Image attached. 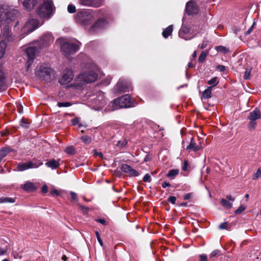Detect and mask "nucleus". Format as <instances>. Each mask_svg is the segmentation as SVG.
<instances>
[{
  "mask_svg": "<svg viewBox=\"0 0 261 261\" xmlns=\"http://www.w3.org/2000/svg\"><path fill=\"white\" fill-rule=\"evenodd\" d=\"M221 203L224 207H226L227 208L230 209L232 207V203L227 199L223 198L221 200Z\"/></svg>",
  "mask_w": 261,
  "mask_h": 261,
  "instance_id": "c85d7f7f",
  "label": "nucleus"
},
{
  "mask_svg": "<svg viewBox=\"0 0 261 261\" xmlns=\"http://www.w3.org/2000/svg\"><path fill=\"white\" fill-rule=\"evenodd\" d=\"M78 205H79V207L83 211V212H86V213L88 212V211H89L88 207L83 206L81 204H79Z\"/></svg>",
  "mask_w": 261,
  "mask_h": 261,
  "instance_id": "0e129e2a",
  "label": "nucleus"
},
{
  "mask_svg": "<svg viewBox=\"0 0 261 261\" xmlns=\"http://www.w3.org/2000/svg\"><path fill=\"white\" fill-rule=\"evenodd\" d=\"M6 47V42L3 40H0V59L4 56Z\"/></svg>",
  "mask_w": 261,
  "mask_h": 261,
  "instance_id": "393cba45",
  "label": "nucleus"
},
{
  "mask_svg": "<svg viewBox=\"0 0 261 261\" xmlns=\"http://www.w3.org/2000/svg\"><path fill=\"white\" fill-rule=\"evenodd\" d=\"M47 191H48V187L46 185H43L41 188V192L43 193H46L47 192Z\"/></svg>",
  "mask_w": 261,
  "mask_h": 261,
  "instance_id": "680f3d73",
  "label": "nucleus"
},
{
  "mask_svg": "<svg viewBox=\"0 0 261 261\" xmlns=\"http://www.w3.org/2000/svg\"><path fill=\"white\" fill-rule=\"evenodd\" d=\"M16 108L18 112L21 114L23 112V107L20 103H16Z\"/></svg>",
  "mask_w": 261,
  "mask_h": 261,
  "instance_id": "8fccbe9b",
  "label": "nucleus"
},
{
  "mask_svg": "<svg viewBox=\"0 0 261 261\" xmlns=\"http://www.w3.org/2000/svg\"><path fill=\"white\" fill-rule=\"evenodd\" d=\"M74 76L73 72L72 70L69 69H66L62 77L59 81L61 85H65L70 83L73 79Z\"/></svg>",
  "mask_w": 261,
  "mask_h": 261,
  "instance_id": "4468645a",
  "label": "nucleus"
},
{
  "mask_svg": "<svg viewBox=\"0 0 261 261\" xmlns=\"http://www.w3.org/2000/svg\"><path fill=\"white\" fill-rule=\"evenodd\" d=\"M151 176L148 173L144 175V176L143 177V181H144V182H150L151 181Z\"/></svg>",
  "mask_w": 261,
  "mask_h": 261,
  "instance_id": "a18cd8bd",
  "label": "nucleus"
},
{
  "mask_svg": "<svg viewBox=\"0 0 261 261\" xmlns=\"http://www.w3.org/2000/svg\"><path fill=\"white\" fill-rule=\"evenodd\" d=\"M95 221L97 222H98L103 225H107L108 224L107 222L106 221L105 219H96Z\"/></svg>",
  "mask_w": 261,
  "mask_h": 261,
  "instance_id": "864d4df0",
  "label": "nucleus"
},
{
  "mask_svg": "<svg viewBox=\"0 0 261 261\" xmlns=\"http://www.w3.org/2000/svg\"><path fill=\"white\" fill-rule=\"evenodd\" d=\"M30 122L26 119H22L20 121V125L24 128H28L29 127Z\"/></svg>",
  "mask_w": 261,
  "mask_h": 261,
  "instance_id": "c9c22d12",
  "label": "nucleus"
},
{
  "mask_svg": "<svg viewBox=\"0 0 261 261\" xmlns=\"http://www.w3.org/2000/svg\"><path fill=\"white\" fill-rule=\"evenodd\" d=\"M35 74L40 80L48 82L53 74V70L48 66L42 65L36 67Z\"/></svg>",
  "mask_w": 261,
  "mask_h": 261,
  "instance_id": "7ed1b4c3",
  "label": "nucleus"
},
{
  "mask_svg": "<svg viewBox=\"0 0 261 261\" xmlns=\"http://www.w3.org/2000/svg\"><path fill=\"white\" fill-rule=\"evenodd\" d=\"M77 23L83 26L88 25L93 20V15L86 11L79 12L75 15Z\"/></svg>",
  "mask_w": 261,
  "mask_h": 261,
  "instance_id": "39448f33",
  "label": "nucleus"
},
{
  "mask_svg": "<svg viewBox=\"0 0 261 261\" xmlns=\"http://www.w3.org/2000/svg\"><path fill=\"white\" fill-rule=\"evenodd\" d=\"M192 197V193H187L184 195V200H188L190 199Z\"/></svg>",
  "mask_w": 261,
  "mask_h": 261,
  "instance_id": "69168bd1",
  "label": "nucleus"
},
{
  "mask_svg": "<svg viewBox=\"0 0 261 261\" xmlns=\"http://www.w3.org/2000/svg\"><path fill=\"white\" fill-rule=\"evenodd\" d=\"M220 253V251L219 250H214L210 254V258H212L215 256H216Z\"/></svg>",
  "mask_w": 261,
  "mask_h": 261,
  "instance_id": "09e8293b",
  "label": "nucleus"
},
{
  "mask_svg": "<svg viewBox=\"0 0 261 261\" xmlns=\"http://www.w3.org/2000/svg\"><path fill=\"white\" fill-rule=\"evenodd\" d=\"M70 195H71V197L72 200H73L74 201H76L77 200V195H76V193H75L73 192H70Z\"/></svg>",
  "mask_w": 261,
  "mask_h": 261,
  "instance_id": "4d7b16f0",
  "label": "nucleus"
},
{
  "mask_svg": "<svg viewBox=\"0 0 261 261\" xmlns=\"http://www.w3.org/2000/svg\"><path fill=\"white\" fill-rule=\"evenodd\" d=\"M207 55V53L203 51L200 55L198 58V61L200 63H202L206 59Z\"/></svg>",
  "mask_w": 261,
  "mask_h": 261,
  "instance_id": "f704fd0d",
  "label": "nucleus"
},
{
  "mask_svg": "<svg viewBox=\"0 0 261 261\" xmlns=\"http://www.w3.org/2000/svg\"><path fill=\"white\" fill-rule=\"evenodd\" d=\"M7 246H6L5 248H0V255H3L6 254L7 251Z\"/></svg>",
  "mask_w": 261,
  "mask_h": 261,
  "instance_id": "052dcab7",
  "label": "nucleus"
},
{
  "mask_svg": "<svg viewBox=\"0 0 261 261\" xmlns=\"http://www.w3.org/2000/svg\"><path fill=\"white\" fill-rule=\"evenodd\" d=\"M179 172V170L177 169H172L170 170L168 173L167 174L166 176L168 178H170L173 179L174 178L175 176H176Z\"/></svg>",
  "mask_w": 261,
  "mask_h": 261,
  "instance_id": "cd10ccee",
  "label": "nucleus"
},
{
  "mask_svg": "<svg viewBox=\"0 0 261 261\" xmlns=\"http://www.w3.org/2000/svg\"><path fill=\"white\" fill-rule=\"evenodd\" d=\"M95 234L97 239L98 242H99V244L101 246H103V243L102 239L100 238L99 233L97 231H95Z\"/></svg>",
  "mask_w": 261,
  "mask_h": 261,
  "instance_id": "37998d69",
  "label": "nucleus"
},
{
  "mask_svg": "<svg viewBox=\"0 0 261 261\" xmlns=\"http://www.w3.org/2000/svg\"><path fill=\"white\" fill-rule=\"evenodd\" d=\"M43 163L39 161H29L27 162L19 163L17 165L15 171H23L25 170L31 168H37L42 165Z\"/></svg>",
  "mask_w": 261,
  "mask_h": 261,
  "instance_id": "6e6552de",
  "label": "nucleus"
},
{
  "mask_svg": "<svg viewBox=\"0 0 261 261\" xmlns=\"http://www.w3.org/2000/svg\"><path fill=\"white\" fill-rule=\"evenodd\" d=\"M199 11L198 6L194 1L191 0L187 3L186 12L188 15L197 14Z\"/></svg>",
  "mask_w": 261,
  "mask_h": 261,
  "instance_id": "ddd939ff",
  "label": "nucleus"
},
{
  "mask_svg": "<svg viewBox=\"0 0 261 261\" xmlns=\"http://www.w3.org/2000/svg\"><path fill=\"white\" fill-rule=\"evenodd\" d=\"M256 125L257 123L255 121L249 120V122L248 124V128L249 130H254L255 128Z\"/></svg>",
  "mask_w": 261,
  "mask_h": 261,
  "instance_id": "72a5a7b5",
  "label": "nucleus"
},
{
  "mask_svg": "<svg viewBox=\"0 0 261 261\" xmlns=\"http://www.w3.org/2000/svg\"><path fill=\"white\" fill-rule=\"evenodd\" d=\"M104 0H92V7L98 8L103 5Z\"/></svg>",
  "mask_w": 261,
  "mask_h": 261,
  "instance_id": "c756f323",
  "label": "nucleus"
},
{
  "mask_svg": "<svg viewBox=\"0 0 261 261\" xmlns=\"http://www.w3.org/2000/svg\"><path fill=\"white\" fill-rule=\"evenodd\" d=\"M40 0H24L23 6L28 11L32 10Z\"/></svg>",
  "mask_w": 261,
  "mask_h": 261,
  "instance_id": "6ab92c4d",
  "label": "nucleus"
},
{
  "mask_svg": "<svg viewBox=\"0 0 261 261\" xmlns=\"http://www.w3.org/2000/svg\"><path fill=\"white\" fill-rule=\"evenodd\" d=\"M12 149L9 147H5L1 149L0 151V154L5 155V157L9 153L12 151Z\"/></svg>",
  "mask_w": 261,
  "mask_h": 261,
  "instance_id": "473e14b6",
  "label": "nucleus"
},
{
  "mask_svg": "<svg viewBox=\"0 0 261 261\" xmlns=\"http://www.w3.org/2000/svg\"><path fill=\"white\" fill-rule=\"evenodd\" d=\"M18 15V11L8 8L6 5L0 7V26L4 30L9 29V24L14 21Z\"/></svg>",
  "mask_w": 261,
  "mask_h": 261,
  "instance_id": "f257e3e1",
  "label": "nucleus"
},
{
  "mask_svg": "<svg viewBox=\"0 0 261 261\" xmlns=\"http://www.w3.org/2000/svg\"><path fill=\"white\" fill-rule=\"evenodd\" d=\"M108 22L106 19H98L90 28V32H96L105 29L108 25Z\"/></svg>",
  "mask_w": 261,
  "mask_h": 261,
  "instance_id": "f8f14e48",
  "label": "nucleus"
},
{
  "mask_svg": "<svg viewBox=\"0 0 261 261\" xmlns=\"http://www.w3.org/2000/svg\"><path fill=\"white\" fill-rule=\"evenodd\" d=\"M121 170L124 173L127 174L128 176H138L139 175V172L133 169L130 166L127 164H123L121 165Z\"/></svg>",
  "mask_w": 261,
  "mask_h": 261,
  "instance_id": "2eb2a0df",
  "label": "nucleus"
},
{
  "mask_svg": "<svg viewBox=\"0 0 261 261\" xmlns=\"http://www.w3.org/2000/svg\"><path fill=\"white\" fill-rule=\"evenodd\" d=\"M201 149L200 146L197 145L194 141V138H191L190 144L187 146L186 149L188 150H193L195 152L199 151Z\"/></svg>",
  "mask_w": 261,
  "mask_h": 261,
  "instance_id": "412c9836",
  "label": "nucleus"
},
{
  "mask_svg": "<svg viewBox=\"0 0 261 261\" xmlns=\"http://www.w3.org/2000/svg\"><path fill=\"white\" fill-rule=\"evenodd\" d=\"M245 208L244 206L241 205L238 209H237L234 213L237 215L240 214L242 212H243L245 210Z\"/></svg>",
  "mask_w": 261,
  "mask_h": 261,
  "instance_id": "49530a36",
  "label": "nucleus"
},
{
  "mask_svg": "<svg viewBox=\"0 0 261 261\" xmlns=\"http://www.w3.org/2000/svg\"><path fill=\"white\" fill-rule=\"evenodd\" d=\"M6 88L5 76L3 71L0 69V92L6 90Z\"/></svg>",
  "mask_w": 261,
  "mask_h": 261,
  "instance_id": "5701e85b",
  "label": "nucleus"
},
{
  "mask_svg": "<svg viewBox=\"0 0 261 261\" xmlns=\"http://www.w3.org/2000/svg\"><path fill=\"white\" fill-rule=\"evenodd\" d=\"M67 10L69 13H73L76 11V8L74 5L72 4H69L68 6Z\"/></svg>",
  "mask_w": 261,
  "mask_h": 261,
  "instance_id": "ea45409f",
  "label": "nucleus"
},
{
  "mask_svg": "<svg viewBox=\"0 0 261 261\" xmlns=\"http://www.w3.org/2000/svg\"><path fill=\"white\" fill-rule=\"evenodd\" d=\"M54 41V37L50 34L44 35L41 38V43L42 47H47L51 44Z\"/></svg>",
  "mask_w": 261,
  "mask_h": 261,
  "instance_id": "f3484780",
  "label": "nucleus"
},
{
  "mask_svg": "<svg viewBox=\"0 0 261 261\" xmlns=\"http://www.w3.org/2000/svg\"><path fill=\"white\" fill-rule=\"evenodd\" d=\"M259 177H261V169L259 168L256 173L253 175V179H256Z\"/></svg>",
  "mask_w": 261,
  "mask_h": 261,
  "instance_id": "de8ad7c7",
  "label": "nucleus"
},
{
  "mask_svg": "<svg viewBox=\"0 0 261 261\" xmlns=\"http://www.w3.org/2000/svg\"><path fill=\"white\" fill-rule=\"evenodd\" d=\"M207 44L208 41L207 40H203L202 43L198 46V47L200 49H203L207 46Z\"/></svg>",
  "mask_w": 261,
  "mask_h": 261,
  "instance_id": "c03bdc74",
  "label": "nucleus"
},
{
  "mask_svg": "<svg viewBox=\"0 0 261 261\" xmlns=\"http://www.w3.org/2000/svg\"><path fill=\"white\" fill-rule=\"evenodd\" d=\"M37 49L35 46H29L25 49V55L28 58V61L26 63V68L28 71L32 64L35 58Z\"/></svg>",
  "mask_w": 261,
  "mask_h": 261,
  "instance_id": "9b49d317",
  "label": "nucleus"
},
{
  "mask_svg": "<svg viewBox=\"0 0 261 261\" xmlns=\"http://www.w3.org/2000/svg\"><path fill=\"white\" fill-rule=\"evenodd\" d=\"M179 37L186 40H190L195 36L193 32H191V27L186 24H182L178 32Z\"/></svg>",
  "mask_w": 261,
  "mask_h": 261,
  "instance_id": "9d476101",
  "label": "nucleus"
},
{
  "mask_svg": "<svg viewBox=\"0 0 261 261\" xmlns=\"http://www.w3.org/2000/svg\"><path fill=\"white\" fill-rule=\"evenodd\" d=\"M132 89L130 82L127 79L120 78L114 87L116 92H125Z\"/></svg>",
  "mask_w": 261,
  "mask_h": 261,
  "instance_id": "0eeeda50",
  "label": "nucleus"
},
{
  "mask_svg": "<svg viewBox=\"0 0 261 261\" xmlns=\"http://www.w3.org/2000/svg\"><path fill=\"white\" fill-rule=\"evenodd\" d=\"M79 3L82 6L92 7V0H79Z\"/></svg>",
  "mask_w": 261,
  "mask_h": 261,
  "instance_id": "2f4dec72",
  "label": "nucleus"
},
{
  "mask_svg": "<svg viewBox=\"0 0 261 261\" xmlns=\"http://www.w3.org/2000/svg\"><path fill=\"white\" fill-rule=\"evenodd\" d=\"M213 87V86L208 87L203 91L202 96L204 98L207 99L212 97V89Z\"/></svg>",
  "mask_w": 261,
  "mask_h": 261,
  "instance_id": "a878e982",
  "label": "nucleus"
},
{
  "mask_svg": "<svg viewBox=\"0 0 261 261\" xmlns=\"http://www.w3.org/2000/svg\"><path fill=\"white\" fill-rule=\"evenodd\" d=\"M255 24V22H254L252 25V26L250 27V28L245 33V35H248L252 32L254 25Z\"/></svg>",
  "mask_w": 261,
  "mask_h": 261,
  "instance_id": "bf43d9fd",
  "label": "nucleus"
},
{
  "mask_svg": "<svg viewBox=\"0 0 261 261\" xmlns=\"http://www.w3.org/2000/svg\"><path fill=\"white\" fill-rule=\"evenodd\" d=\"M162 187L163 188H167L168 187H170V184L169 182H164L163 183H162Z\"/></svg>",
  "mask_w": 261,
  "mask_h": 261,
  "instance_id": "774afa93",
  "label": "nucleus"
},
{
  "mask_svg": "<svg viewBox=\"0 0 261 261\" xmlns=\"http://www.w3.org/2000/svg\"><path fill=\"white\" fill-rule=\"evenodd\" d=\"M217 69L220 71H224L225 70V67L224 65H219L217 66Z\"/></svg>",
  "mask_w": 261,
  "mask_h": 261,
  "instance_id": "338daca9",
  "label": "nucleus"
},
{
  "mask_svg": "<svg viewBox=\"0 0 261 261\" xmlns=\"http://www.w3.org/2000/svg\"><path fill=\"white\" fill-rule=\"evenodd\" d=\"M71 123L73 125H76L79 123V118L78 117H75L71 120Z\"/></svg>",
  "mask_w": 261,
  "mask_h": 261,
  "instance_id": "603ef678",
  "label": "nucleus"
},
{
  "mask_svg": "<svg viewBox=\"0 0 261 261\" xmlns=\"http://www.w3.org/2000/svg\"><path fill=\"white\" fill-rule=\"evenodd\" d=\"M251 69H247L245 72L244 79L245 80H249L251 75Z\"/></svg>",
  "mask_w": 261,
  "mask_h": 261,
  "instance_id": "a19ab883",
  "label": "nucleus"
},
{
  "mask_svg": "<svg viewBox=\"0 0 261 261\" xmlns=\"http://www.w3.org/2000/svg\"><path fill=\"white\" fill-rule=\"evenodd\" d=\"M53 11V2L51 1L44 2L37 9V13L42 17H48Z\"/></svg>",
  "mask_w": 261,
  "mask_h": 261,
  "instance_id": "423d86ee",
  "label": "nucleus"
},
{
  "mask_svg": "<svg viewBox=\"0 0 261 261\" xmlns=\"http://www.w3.org/2000/svg\"><path fill=\"white\" fill-rule=\"evenodd\" d=\"M81 140L86 144H89L91 142V138L88 136H84L82 137Z\"/></svg>",
  "mask_w": 261,
  "mask_h": 261,
  "instance_id": "58836bf2",
  "label": "nucleus"
},
{
  "mask_svg": "<svg viewBox=\"0 0 261 261\" xmlns=\"http://www.w3.org/2000/svg\"><path fill=\"white\" fill-rule=\"evenodd\" d=\"M188 165V161L185 160L184 161V164L182 166V170L183 171H186L187 170Z\"/></svg>",
  "mask_w": 261,
  "mask_h": 261,
  "instance_id": "e2e57ef3",
  "label": "nucleus"
},
{
  "mask_svg": "<svg viewBox=\"0 0 261 261\" xmlns=\"http://www.w3.org/2000/svg\"><path fill=\"white\" fill-rule=\"evenodd\" d=\"M15 202V198L7 197H1L0 198V203H14Z\"/></svg>",
  "mask_w": 261,
  "mask_h": 261,
  "instance_id": "bb28decb",
  "label": "nucleus"
},
{
  "mask_svg": "<svg viewBox=\"0 0 261 261\" xmlns=\"http://www.w3.org/2000/svg\"><path fill=\"white\" fill-rule=\"evenodd\" d=\"M127 144V141L125 140H122V141H119L116 146L119 148H122L126 146Z\"/></svg>",
  "mask_w": 261,
  "mask_h": 261,
  "instance_id": "79ce46f5",
  "label": "nucleus"
},
{
  "mask_svg": "<svg viewBox=\"0 0 261 261\" xmlns=\"http://www.w3.org/2000/svg\"><path fill=\"white\" fill-rule=\"evenodd\" d=\"M39 21L36 19H30L26 23L23 29L27 30L28 33H31L35 30L38 26Z\"/></svg>",
  "mask_w": 261,
  "mask_h": 261,
  "instance_id": "dca6fc26",
  "label": "nucleus"
},
{
  "mask_svg": "<svg viewBox=\"0 0 261 261\" xmlns=\"http://www.w3.org/2000/svg\"><path fill=\"white\" fill-rule=\"evenodd\" d=\"M98 77L97 73L93 71H89L81 73L77 77L79 81L84 83L95 82Z\"/></svg>",
  "mask_w": 261,
  "mask_h": 261,
  "instance_id": "1a4fd4ad",
  "label": "nucleus"
},
{
  "mask_svg": "<svg viewBox=\"0 0 261 261\" xmlns=\"http://www.w3.org/2000/svg\"><path fill=\"white\" fill-rule=\"evenodd\" d=\"M200 261H207V257L205 254H201L199 255Z\"/></svg>",
  "mask_w": 261,
  "mask_h": 261,
  "instance_id": "13d9d810",
  "label": "nucleus"
},
{
  "mask_svg": "<svg viewBox=\"0 0 261 261\" xmlns=\"http://www.w3.org/2000/svg\"><path fill=\"white\" fill-rule=\"evenodd\" d=\"M81 43L79 41L75 42H66L63 43L61 45V50L64 55L68 56L70 55L75 54L80 49Z\"/></svg>",
  "mask_w": 261,
  "mask_h": 261,
  "instance_id": "20e7f679",
  "label": "nucleus"
},
{
  "mask_svg": "<svg viewBox=\"0 0 261 261\" xmlns=\"http://www.w3.org/2000/svg\"><path fill=\"white\" fill-rule=\"evenodd\" d=\"M72 105V103L69 102H58L57 103V106L59 107H70Z\"/></svg>",
  "mask_w": 261,
  "mask_h": 261,
  "instance_id": "4c0bfd02",
  "label": "nucleus"
},
{
  "mask_svg": "<svg viewBox=\"0 0 261 261\" xmlns=\"http://www.w3.org/2000/svg\"><path fill=\"white\" fill-rule=\"evenodd\" d=\"M261 118V113L258 108H255L247 116V119L251 121H256Z\"/></svg>",
  "mask_w": 261,
  "mask_h": 261,
  "instance_id": "a211bd4d",
  "label": "nucleus"
},
{
  "mask_svg": "<svg viewBox=\"0 0 261 261\" xmlns=\"http://www.w3.org/2000/svg\"><path fill=\"white\" fill-rule=\"evenodd\" d=\"M21 187L23 190L28 192H33L36 190V187L34 184L30 181H27Z\"/></svg>",
  "mask_w": 261,
  "mask_h": 261,
  "instance_id": "aec40b11",
  "label": "nucleus"
},
{
  "mask_svg": "<svg viewBox=\"0 0 261 261\" xmlns=\"http://www.w3.org/2000/svg\"><path fill=\"white\" fill-rule=\"evenodd\" d=\"M173 32V26L170 25L165 29L163 32L162 35L165 38H167L170 35H171Z\"/></svg>",
  "mask_w": 261,
  "mask_h": 261,
  "instance_id": "b1692460",
  "label": "nucleus"
},
{
  "mask_svg": "<svg viewBox=\"0 0 261 261\" xmlns=\"http://www.w3.org/2000/svg\"><path fill=\"white\" fill-rule=\"evenodd\" d=\"M227 226V222H223L219 226V228L220 229H226Z\"/></svg>",
  "mask_w": 261,
  "mask_h": 261,
  "instance_id": "6e6d98bb",
  "label": "nucleus"
},
{
  "mask_svg": "<svg viewBox=\"0 0 261 261\" xmlns=\"http://www.w3.org/2000/svg\"><path fill=\"white\" fill-rule=\"evenodd\" d=\"M64 151L67 154H74L75 153V148L73 146H69L66 147Z\"/></svg>",
  "mask_w": 261,
  "mask_h": 261,
  "instance_id": "7c9ffc66",
  "label": "nucleus"
},
{
  "mask_svg": "<svg viewBox=\"0 0 261 261\" xmlns=\"http://www.w3.org/2000/svg\"><path fill=\"white\" fill-rule=\"evenodd\" d=\"M59 160H56L55 159H51L47 161L45 163V165L52 169H55L58 168L60 166Z\"/></svg>",
  "mask_w": 261,
  "mask_h": 261,
  "instance_id": "4be33fe9",
  "label": "nucleus"
},
{
  "mask_svg": "<svg viewBox=\"0 0 261 261\" xmlns=\"http://www.w3.org/2000/svg\"><path fill=\"white\" fill-rule=\"evenodd\" d=\"M134 105L129 95L126 94L116 98L110 104L109 107L111 111H114L121 108H126L133 107Z\"/></svg>",
  "mask_w": 261,
  "mask_h": 261,
  "instance_id": "f03ea898",
  "label": "nucleus"
},
{
  "mask_svg": "<svg viewBox=\"0 0 261 261\" xmlns=\"http://www.w3.org/2000/svg\"><path fill=\"white\" fill-rule=\"evenodd\" d=\"M50 194L53 196H59L60 194V192L57 189H53L50 192Z\"/></svg>",
  "mask_w": 261,
  "mask_h": 261,
  "instance_id": "5fc2aeb1",
  "label": "nucleus"
},
{
  "mask_svg": "<svg viewBox=\"0 0 261 261\" xmlns=\"http://www.w3.org/2000/svg\"><path fill=\"white\" fill-rule=\"evenodd\" d=\"M176 200V198L174 196H170L168 199V201L173 204L175 203Z\"/></svg>",
  "mask_w": 261,
  "mask_h": 261,
  "instance_id": "3c124183",
  "label": "nucleus"
},
{
  "mask_svg": "<svg viewBox=\"0 0 261 261\" xmlns=\"http://www.w3.org/2000/svg\"><path fill=\"white\" fill-rule=\"evenodd\" d=\"M219 83V81L217 77H214L207 82L208 85H213L212 86H215Z\"/></svg>",
  "mask_w": 261,
  "mask_h": 261,
  "instance_id": "e433bc0d",
  "label": "nucleus"
}]
</instances>
